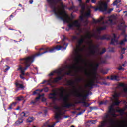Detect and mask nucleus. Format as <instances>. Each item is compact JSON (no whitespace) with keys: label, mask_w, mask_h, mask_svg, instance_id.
I'll return each instance as SVG.
<instances>
[{"label":"nucleus","mask_w":127,"mask_h":127,"mask_svg":"<svg viewBox=\"0 0 127 127\" xmlns=\"http://www.w3.org/2000/svg\"><path fill=\"white\" fill-rule=\"evenodd\" d=\"M107 123H108V120H105L101 122V125H100L101 127H105L106 125H107Z\"/></svg>","instance_id":"obj_33"},{"label":"nucleus","mask_w":127,"mask_h":127,"mask_svg":"<svg viewBox=\"0 0 127 127\" xmlns=\"http://www.w3.org/2000/svg\"><path fill=\"white\" fill-rule=\"evenodd\" d=\"M84 41H85L84 38H81L78 41V44L79 47H81V46H82V44L84 43Z\"/></svg>","instance_id":"obj_23"},{"label":"nucleus","mask_w":127,"mask_h":127,"mask_svg":"<svg viewBox=\"0 0 127 127\" xmlns=\"http://www.w3.org/2000/svg\"><path fill=\"white\" fill-rule=\"evenodd\" d=\"M127 50L126 48H122L121 49V54H125V51Z\"/></svg>","instance_id":"obj_41"},{"label":"nucleus","mask_w":127,"mask_h":127,"mask_svg":"<svg viewBox=\"0 0 127 127\" xmlns=\"http://www.w3.org/2000/svg\"><path fill=\"white\" fill-rule=\"evenodd\" d=\"M54 73H55V72H54V71H53L52 72H51L49 74V76H53V75H54Z\"/></svg>","instance_id":"obj_58"},{"label":"nucleus","mask_w":127,"mask_h":127,"mask_svg":"<svg viewBox=\"0 0 127 127\" xmlns=\"http://www.w3.org/2000/svg\"><path fill=\"white\" fill-rule=\"evenodd\" d=\"M110 2V0H107L106 2H100L99 6L95 8V11H102V12H105L108 10V3Z\"/></svg>","instance_id":"obj_7"},{"label":"nucleus","mask_w":127,"mask_h":127,"mask_svg":"<svg viewBox=\"0 0 127 127\" xmlns=\"http://www.w3.org/2000/svg\"><path fill=\"white\" fill-rule=\"evenodd\" d=\"M119 2H121V1H119V0H116L113 3V5H117V4L119 3Z\"/></svg>","instance_id":"obj_42"},{"label":"nucleus","mask_w":127,"mask_h":127,"mask_svg":"<svg viewBox=\"0 0 127 127\" xmlns=\"http://www.w3.org/2000/svg\"><path fill=\"white\" fill-rule=\"evenodd\" d=\"M75 104H83V107H90V104L88 103V102L86 101H78L75 102Z\"/></svg>","instance_id":"obj_17"},{"label":"nucleus","mask_w":127,"mask_h":127,"mask_svg":"<svg viewBox=\"0 0 127 127\" xmlns=\"http://www.w3.org/2000/svg\"><path fill=\"white\" fill-rule=\"evenodd\" d=\"M107 35H104L102 36H101L100 35H96L94 34L93 35L91 34V33H89L87 36L86 38H88V39H91L92 37H94L95 39H97V40H105L106 39V40H111V36H109V37Z\"/></svg>","instance_id":"obj_5"},{"label":"nucleus","mask_w":127,"mask_h":127,"mask_svg":"<svg viewBox=\"0 0 127 127\" xmlns=\"http://www.w3.org/2000/svg\"><path fill=\"white\" fill-rule=\"evenodd\" d=\"M84 80V78H82V77H80V78H77L76 80H75V81L77 82V83H81V82H82V81H83Z\"/></svg>","instance_id":"obj_34"},{"label":"nucleus","mask_w":127,"mask_h":127,"mask_svg":"<svg viewBox=\"0 0 127 127\" xmlns=\"http://www.w3.org/2000/svg\"><path fill=\"white\" fill-rule=\"evenodd\" d=\"M86 7H85L84 5L82 6L81 7V12L82 13H84V11H85Z\"/></svg>","instance_id":"obj_47"},{"label":"nucleus","mask_w":127,"mask_h":127,"mask_svg":"<svg viewBox=\"0 0 127 127\" xmlns=\"http://www.w3.org/2000/svg\"><path fill=\"white\" fill-rule=\"evenodd\" d=\"M12 105L11 104L9 106V107L8 108V110H12Z\"/></svg>","instance_id":"obj_57"},{"label":"nucleus","mask_w":127,"mask_h":127,"mask_svg":"<svg viewBox=\"0 0 127 127\" xmlns=\"http://www.w3.org/2000/svg\"><path fill=\"white\" fill-rule=\"evenodd\" d=\"M23 117H21L18 119V120L16 121L15 124L16 125H20V124H21V123L23 122V120H22Z\"/></svg>","instance_id":"obj_29"},{"label":"nucleus","mask_w":127,"mask_h":127,"mask_svg":"<svg viewBox=\"0 0 127 127\" xmlns=\"http://www.w3.org/2000/svg\"><path fill=\"white\" fill-rule=\"evenodd\" d=\"M99 66H100V63H97L93 67L92 71H95V72H97V71H98V68H99Z\"/></svg>","instance_id":"obj_24"},{"label":"nucleus","mask_w":127,"mask_h":127,"mask_svg":"<svg viewBox=\"0 0 127 127\" xmlns=\"http://www.w3.org/2000/svg\"><path fill=\"white\" fill-rule=\"evenodd\" d=\"M74 8H75V7H74V6H71V7H70V8H69V9L70 10H74Z\"/></svg>","instance_id":"obj_61"},{"label":"nucleus","mask_w":127,"mask_h":127,"mask_svg":"<svg viewBox=\"0 0 127 127\" xmlns=\"http://www.w3.org/2000/svg\"><path fill=\"white\" fill-rule=\"evenodd\" d=\"M83 23L85 24V26H87L89 24V21L88 20H83Z\"/></svg>","instance_id":"obj_48"},{"label":"nucleus","mask_w":127,"mask_h":127,"mask_svg":"<svg viewBox=\"0 0 127 127\" xmlns=\"http://www.w3.org/2000/svg\"><path fill=\"white\" fill-rule=\"evenodd\" d=\"M126 42H127V35L125 36L124 39L122 40L119 43L120 45H125L126 44Z\"/></svg>","instance_id":"obj_19"},{"label":"nucleus","mask_w":127,"mask_h":127,"mask_svg":"<svg viewBox=\"0 0 127 127\" xmlns=\"http://www.w3.org/2000/svg\"><path fill=\"white\" fill-rule=\"evenodd\" d=\"M119 113H120V114H122V115H124V114H125V109H119L118 110Z\"/></svg>","instance_id":"obj_40"},{"label":"nucleus","mask_w":127,"mask_h":127,"mask_svg":"<svg viewBox=\"0 0 127 127\" xmlns=\"http://www.w3.org/2000/svg\"><path fill=\"white\" fill-rule=\"evenodd\" d=\"M61 0H46V1L49 4L50 8L53 9V12H54L58 18H60V19H61V20H63L65 22H69V15L65 13V12H64V14L63 11H61L59 9H57V8L55 6V5L57 4V3L60 2Z\"/></svg>","instance_id":"obj_2"},{"label":"nucleus","mask_w":127,"mask_h":127,"mask_svg":"<svg viewBox=\"0 0 127 127\" xmlns=\"http://www.w3.org/2000/svg\"><path fill=\"white\" fill-rule=\"evenodd\" d=\"M118 77L117 75H112L111 76L110 79L112 80H115V81H119V80H118Z\"/></svg>","instance_id":"obj_31"},{"label":"nucleus","mask_w":127,"mask_h":127,"mask_svg":"<svg viewBox=\"0 0 127 127\" xmlns=\"http://www.w3.org/2000/svg\"><path fill=\"white\" fill-rule=\"evenodd\" d=\"M106 104H107V102H104V101H101L99 103V105H106Z\"/></svg>","instance_id":"obj_54"},{"label":"nucleus","mask_w":127,"mask_h":127,"mask_svg":"<svg viewBox=\"0 0 127 127\" xmlns=\"http://www.w3.org/2000/svg\"><path fill=\"white\" fill-rule=\"evenodd\" d=\"M108 113L111 114L112 117L116 118L117 117V114L115 113V109H114V106L113 105H111L109 108V111Z\"/></svg>","instance_id":"obj_12"},{"label":"nucleus","mask_w":127,"mask_h":127,"mask_svg":"<svg viewBox=\"0 0 127 127\" xmlns=\"http://www.w3.org/2000/svg\"><path fill=\"white\" fill-rule=\"evenodd\" d=\"M15 85L16 86V90H17V91H18L19 89H24V86H23V84H19L18 80L16 81Z\"/></svg>","instance_id":"obj_14"},{"label":"nucleus","mask_w":127,"mask_h":127,"mask_svg":"<svg viewBox=\"0 0 127 127\" xmlns=\"http://www.w3.org/2000/svg\"><path fill=\"white\" fill-rule=\"evenodd\" d=\"M103 24L106 23L107 24H109V25H112L114 23V20L112 19H110L106 21V22H103Z\"/></svg>","instance_id":"obj_22"},{"label":"nucleus","mask_w":127,"mask_h":127,"mask_svg":"<svg viewBox=\"0 0 127 127\" xmlns=\"http://www.w3.org/2000/svg\"><path fill=\"white\" fill-rule=\"evenodd\" d=\"M62 115V112L61 110H58L55 113V119L56 120H59V119H61V116Z\"/></svg>","instance_id":"obj_15"},{"label":"nucleus","mask_w":127,"mask_h":127,"mask_svg":"<svg viewBox=\"0 0 127 127\" xmlns=\"http://www.w3.org/2000/svg\"><path fill=\"white\" fill-rule=\"evenodd\" d=\"M91 0L92 3H96L97 2V0Z\"/></svg>","instance_id":"obj_60"},{"label":"nucleus","mask_w":127,"mask_h":127,"mask_svg":"<svg viewBox=\"0 0 127 127\" xmlns=\"http://www.w3.org/2000/svg\"><path fill=\"white\" fill-rule=\"evenodd\" d=\"M62 90H60V93L59 94V101H62L63 102L65 108H71V107H75V104L71 103L68 102L69 101V95H64V92L65 90L62 87Z\"/></svg>","instance_id":"obj_3"},{"label":"nucleus","mask_w":127,"mask_h":127,"mask_svg":"<svg viewBox=\"0 0 127 127\" xmlns=\"http://www.w3.org/2000/svg\"><path fill=\"white\" fill-rule=\"evenodd\" d=\"M109 124L110 126H112V127H114L115 125H116V121L113 119H110L109 120Z\"/></svg>","instance_id":"obj_26"},{"label":"nucleus","mask_w":127,"mask_h":127,"mask_svg":"<svg viewBox=\"0 0 127 127\" xmlns=\"http://www.w3.org/2000/svg\"><path fill=\"white\" fill-rule=\"evenodd\" d=\"M16 104H17V102H15L11 103V105L12 106V107H15V106H16Z\"/></svg>","instance_id":"obj_52"},{"label":"nucleus","mask_w":127,"mask_h":127,"mask_svg":"<svg viewBox=\"0 0 127 127\" xmlns=\"http://www.w3.org/2000/svg\"><path fill=\"white\" fill-rule=\"evenodd\" d=\"M115 100L116 101L113 103L114 106H119L121 103L120 101H119V99L116 98Z\"/></svg>","instance_id":"obj_32"},{"label":"nucleus","mask_w":127,"mask_h":127,"mask_svg":"<svg viewBox=\"0 0 127 127\" xmlns=\"http://www.w3.org/2000/svg\"><path fill=\"white\" fill-rule=\"evenodd\" d=\"M27 113H28L27 112H26V113L24 112H22L21 113V115H22V117H28V115H26V114H27Z\"/></svg>","instance_id":"obj_43"},{"label":"nucleus","mask_w":127,"mask_h":127,"mask_svg":"<svg viewBox=\"0 0 127 127\" xmlns=\"http://www.w3.org/2000/svg\"><path fill=\"white\" fill-rule=\"evenodd\" d=\"M123 54H121L120 55V59H123L124 58V55H123Z\"/></svg>","instance_id":"obj_62"},{"label":"nucleus","mask_w":127,"mask_h":127,"mask_svg":"<svg viewBox=\"0 0 127 127\" xmlns=\"http://www.w3.org/2000/svg\"><path fill=\"white\" fill-rule=\"evenodd\" d=\"M80 19L81 21H84V17L83 16H80Z\"/></svg>","instance_id":"obj_59"},{"label":"nucleus","mask_w":127,"mask_h":127,"mask_svg":"<svg viewBox=\"0 0 127 127\" xmlns=\"http://www.w3.org/2000/svg\"><path fill=\"white\" fill-rule=\"evenodd\" d=\"M101 63H102L103 64L106 63V60H102Z\"/></svg>","instance_id":"obj_63"},{"label":"nucleus","mask_w":127,"mask_h":127,"mask_svg":"<svg viewBox=\"0 0 127 127\" xmlns=\"http://www.w3.org/2000/svg\"><path fill=\"white\" fill-rule=\"evenodd\" d=\"M92 124H96V120H92L91 121Z\"/></svg>","instance_id":"obj_64"},{"label":"nucleus","mask_w":127,"mask_h":127,"mask_svg":"<svg viewBox=\"0 0 127 127\" xmlns=\"http://www.w3.org/2000/svg\"><path fill=\"white\" fill-rule=\"evenodd\" d=\"M61 77L58 76L53 79V83H57L58 81H61Z\"/></svg>","instance_id":"obj_30"},{"label":"nucleus","mask_w":127,"mask_h":127,"mask_svg":"<svg viewBox=\"0 0 127 127\" xmlns=\"http://www.w3.org/2000/svg\"><path fill=\"white\" fill-rule=\"evenodd\" d=\"M42 97V102H45L46 101V98H44V96H41V97Z\"/></svg>","instance_id":"obj_55"},{"label":"nucleus","mask_w":127,"mask_h":127,"mask_svg":"<svg viewBox=\"0 0 127 127\" xmlns=\"http://www.w3.org/2000/svg\"><path fill=\"white\" fill-rule=\"evenodd\" d=\"M68 86H72L73 88H75V81L73 80H68L67 81Z\"/></svg>","instance_id":"obj_21"},{"label":"nucleus","mask_w":127,"mask_h":127,"mask_svg":"<svg viewBox=\"0 0 127 127\" xmlns=\"http://www.w3.org/2000/svg\"><path fill=\"white\" fill-rule=\"evenodd\" d=\"M54 109H55V110H57V112H58V111L60 110V109L59 108V107H58L57 105H55L53 107Z\"/></svg>","instance_id":"obj_45"},{"label":"nucleus","mask_w":127,"mask_h":127,"mask_svg":"<svg viewBox=\"0 0 127 127\" xmlns=\"http://www.w3.org/2000/svg\"><path fill=\"white\" fill-rule=\"evenodd\" d=\"M96 79L97 78H93L92 79H91L89 82L88 83V84H87L86 85V87H87V88H89V89H93V86H95V83H98V81L96 82Z\"/></svg>","instance_id":"obj_11"},{"label":"nucleus","mask_w":127,"mask_h":127,"mask_svg":"<svg viewBox=\"0 0 127 127\" xmlns=\"http://www.w3.org/2000/svg\"><path fill=\"white\" fill-rule=\"evenodd\" d=\"M119 97H121V93H115L114 94V95L113 96V97L114 99H115L116 100V98H119Z\"/></svg>","instance_id":"obj_37"},{"label":"nucleus","mask_w":127,"mask_h":127,"mask_svg":"<svg viewBox=\"0 0 127 127\" xmlns=\"http://www.w3.org/2000/svg\"><path fill=\"white\" fill-rule=\"evenodd\" d=\"M9 69H10V67L7 65H6V68H5L4 69V72H7V71H8V70H9Z\"/></svg>","instance_id":"obj_51"},{"label":"nucleus","mask_w":127,"mask_h":127,"mask_svg":"<svg viewBox=\"0 0 127 127\" xmlns=\"http://www.w3.org/2000/svg\"><path fill=\"white\" fill-rule=\"evenodd\" d=\"M68 20L69 22H65L64 20H63V21H64V22H66V23H69V24L68 25L69 29H72V28H74V27H77V28H80V27H81V23H80L79 20H76L72 23H70V16H69Z\"/></svg>","instance_id":"obj_8"},{"label":"nucleus","mask_w":127,"mask_h":127,"mask_svg":"<svg viewBox=\"0 0 127 127\" xmlns=\"http://www.w3.org/2000/svg\"><path fill=\"white\" fill-rule=\"evenodd\" d=\"M52 91L53 93H49V99L53 100V102H55V101H57V97H56V96H57V93H56V91H55V90H53Z\"/></svg>","instance_id":"obj_10"},{"label":"nucleus","mask_w":127,"mask_h":127,"mask_svg":"<svg viewBox=\"0 0 127 127\" xmlns=\"http://www.w3.org/2000/svg\"><path fill=\"white\" fill-rule=\"evenodd\" d=\"M113 10H114V8L109 9L107 11V13H111L112 12V11H113Z\"/></svg>","instance_id":"obj_53"},{"label":"nucleus","mask_w":127,"mask_h":127,"mask_svg":"<svg viewBox=\"0 0 127 127\" xmlns=\"http://www.w3.org/2000/svg\"><path fill=\"white\" fill-rule=\"evenodd\" d=\"M106 29H107V26L104 25L103 27H101L97 29V31H98V32H100L102 30H106Z\"/></svg>","instance_id":"obj_28"},{"label":"nucleus","mask_w":127,"mask_h":127,"mask_svg":"<svg viewBox=\"0 0 127 127\" xmlns=\"http://www.w3.org/2000/svg\"><path fill=\"white\" fill-rule=\"evenodd\" d=\"M82 59V56L81 55H77V56L75 58L74 60L75 62V63L73 64L72 65H67L66 66V69H69L70 70L69 72H66L65 73V75H67L68 76H70L72 75V70L73 69H78V67L77 66V65L80 63V60Z\"/></svg>","instance_id":"obj_4"},{"label":"nucleus","mask_w":127,"mask_h":127,"mask_svg":"<svg viewBox=\"0 0 127 127\" xmlns=\"http://www.w3.org/2000/svg\"><path fill=\"white\" fill-rule=\"evenodd\" d=\"M113 37L114 38L111 39V44H112V45H116V43L118 42V40H116V38H117L116 34H113Z\"/></svg>","instance_id":"obj_16"},{"label":"nucleus","mask_w":127,"mask_h":127,"mask_svg":"<svg viewBox=\"0 0 127 127\" xmlns=\"http://www.w3.org/2000/svg\"><path fill=\"white\" fill-rule=\"evenodd\" d=\"M22 98V96L17 97L16 99V101H21Z\"/></svg>","instance_id":"obj_49"},{"label":"nucleus","mask_w":127,"mask_h":127,"mask_svg":"<svg viewBox=\"0 0 127 127\" xmlns=\"http://www.w3.org/2000/svg\"><path fill=\"white\" fill-rule=\"evenodd\" d=\"M57 123H59V120H57L52 125H48L47 127H54V126L57 124Z\"/></svg>","instance_id":"obj_36"},{"label":"nucleus","mask_w":127,"mask_h":127,"mask_svg":"<svg viewBox=\"0 0 127 127\" xmlns=\"http://www.w3.org/2000/svg\"><path fill=\"white\" fill-rule=\"evenodd\" d=\"M103 20H104L103 17H102L101 19L98 20H96L95 19H93V22L95 24H97V23H100V22H101L102 21H103Z\"/></svg>","instance_id":"obj_27"},{"label":"nucleus","mask_w":127,"mask_h":127,"mask_svg":"<svg viewBox=\"0 0 127 127\" xmlns=\"http://www.w3.org/2000/svg\"><path fill=\"white\" fill-rule=\"evenodd\" d=\"M63 37L64 38L62 39L61 45H57L52 49L49 47L41 48L39 49V51H41V50H45V51L42 53L39 52L35 55L20 59V63L24 66V67H23L21 65H19L17 69V71H19L21 73L20 74V79L25 80V78L23 77V76L25 75V71L30 67L31 64L34 61L35 57L40 56V55H42V54H44L45 53H52L55 52V51H59V50H66L67 46H68V44L64 42L66 40V36L63 35Z\"/></svg>","instance_id":"obj_1"},{"label":"nucleus","mask_w":127,"mask_h":127,"mask_svg":"<svg viewBox=\"0 0 127 127\" xmlns=\"http://www.w3.org/2000/svg\"><path fill=\"white\" fill-rule=\"evenodd\" d=\"M44 96V93H42V94H39V96L37 97H36V98L35 99V100H32L30 104L31 105H35V103H36V102H38V101L39 100V99H40V98H41V97H43Z\"/></svg>","instance_id":"obj_13"},{"label":"nucleus","mask_w":127,"mask_h":127,"mask_svg":"<svg viewBox=\"0 0 127 127\" xmlns=\"http://www.w3.org/2000/svg\"><path fill=\"white\" fill-rule=\"evenodd\" d=\"M80 89L81 90V92L79 91V90H75L74 95L75 97L80 99L81 102L86 101L88 97V94H84V90L82 87H80Z\"/></svg>","instance_id":"obj_6"},{"label":"nucleus","mask_w":127,"mask_h":127,"mask_svg":"<svg viewBox=\"0 0 127 127\" xmlns=\"http://www.w3.org/2000/svg\"><path fill=\"white\" fill-rule=\"evenodd\" d=\"M90 44H92L91 48H92L93 49H95L96 50H97V51H99V45H94L93 44V40H91V41L89 42Z\"/></svg>","instance_id":"obj_18"},{"label":"nucleus","mask_w":127,"mask_h":127,"mask_svg":"<svg viewBox=\"0 0 127 127\" xmlns=\"http://www.w3.org/2000/svg\"><path fill=\"white\" fill-rule=\"evenodd\" d=\"M90 16H91V11L89 10V11L85 14V17H90Z\"/></svg>","instance_id":"obj_39"},{"label":"nucleus","mask_w":127,"mask_h":127,"mask_svg":"<svg viewBox=\"0 0 127 127\" xmlns=\"http://www.w3.org/2000/svg\"><path fill=\"white\" fill-rule=\"evenodd\" d=\"M49 90V88H48V87H44L43 88V90L45 93H47V92H48Z\"/></svg>","instance_id":"obj_46"},{"label":"nucleus","mask_w":127,"mask_h":127,"mask_svg":"<svg viewBox=\"0 0 127 127\" xmlns=\"http://www.w3.org/2000/svg\"><path fill=\"white\" fill-rule=\"evenodd\" d=\"M33 121V117H29L27 119V123H31Z\"/></svg>","instance_id":"obj_35"},{"label":"nucleus","mask_w":127,"mask_h":127,"mask_svg":"<svg viewBox=\"0 0 127 127\" xmlns=\"http://www.w3.org/2000/svg\"><path fill=\"white\" fill-rule=\"evenodd\" d=\"M101 73L102 74H103L104 75H106V74H108V71H106L104 70H101Z\"/></svg>","instance_id":"obj_50"},{"label":"nucleus","mask_w":127,"mask_h":127,"mask_svg":"<svg viewBox=\"0 0 127 127\" xmlns=\"http://www.w3.org/2000/svg\"><path fill=\"white\" fill-rule=\"evenodd\" d=\"M43 91V89H36L33 92L32 95H38V96L39 95H40V93H41Z\"/></svg>","instance_id":"obj_20"},{"label":"nucleus","mask_w":127,"mask_h":127,"mask_svg":"<svg viewBox=\"0 0 127 127\" xmlns=\"http://www.w3.org/2000/svg\"><path fill=\"white\" fill-rule=\"evenodd\" d=\"M92 75L94 79H97V71L92 70Z\"/></svg>","instance_id":"obj_38"},{"label":"nucleus","mask_w":127,"mask_h":127,"mask_svg":"<svg viewBox=\"0 0 127 127\" xmlns=\"http://www.w3.org/2000/svg\"><path fill=\"white\" fill-rule=\"evenodd\" d=\"M73 40H76V39H78V37L77 36H72Z\"/></svg>","instance_id":"obj_56"},{"label":"nucleus","mask_w":127,"mask_h":127,"mask_svg":"<svg viewBox=\"0 0 127 127\" xmlns=\"http://www.w3.org/2000/svg\"><path fill=\"white\" fill-rule=\"evenodd\" d=\"M89 49L90 50V53L91 55H95L96 54H98L99 55H102V54H104L106 51H107V50H106V48H103L102 52H99V51L93 49L92 48V47H89Z\"/></svg>","instance_id":"obj_9"},{"label":"nucleus","mask_w":127,"mask_h":127,"mask_svg":"<svg viewBox=\"0 0 127 127\" xmlns=\"http://www.w3.org/2000/svg\"><path fill=\"white\" fill-rule=\"evenodd\" d=\"M108 118H110V115L109 114H105V115L104 117V119L105 120H107V119H108Z\"/></svg>","instance_id":"obj_44"},{"label":"nucleus","mask_w":127,"mask_h":127,"mask_svg":"<svg viewBox=\"0 0 127 127\" xmlns=\"http://www.w3.org/2000/svg\"><path fill=\"white\" fill-rule=\"evenodd\" d=\"M63 71H64V69H60L59 70L54 71V73L58 74V75H61Z\"/></svg>","instance_id":"obj_25"}]
</instances>
